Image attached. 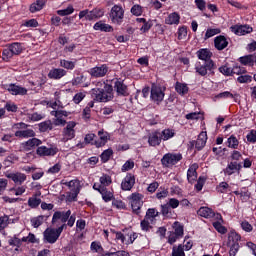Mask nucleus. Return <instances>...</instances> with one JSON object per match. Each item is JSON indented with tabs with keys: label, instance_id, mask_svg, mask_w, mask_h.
<instances>
[{
	"label": "nucleus",
	"instance_id": "obj_45",
	"mask_svg": "<svg viewBox=\"0 0 256 256\" xmlns=\"http://www.w3.org/2000/svg\"><path fill=\"white\" fill-rule=\"evenodd\" d=\"M159 216V211H157V209L155 208H149L146 212V216L145 219L150 220L151 222L154 221L155 217Z\"/></svg>",
	"mask_w": 256,
	"mask_h": 256
},
{
	"label": "nucleus",
	"instance_id": "obj_57",
	"mask_svg": "<svg viewBox=\"0 0 256 256\" xmlns=\"http://www.w3.org/2000/svg\"><path fill=\"white\" fill-rule=\"evenodd\" d=\"M4 109H6L8 113H17V109H19V107H17L14 102L8 101L6 102Z\"/></svg>",
	"mask_w": 256,
	"mask_h": 256
},
{
	"label": "nucleus",
	"instance_id": "obj_38",
	"mask_svg": "<svg viewBox=\"0 0 256 256\" xmlns=\"http://www.w3.org/2000/svg\"><path fill=\"white\" fill-rule=\"evenodd\" d=\"M15 137H21V138L35 137V131L31 129L19 130L15 132Z\"/></svg>",
	"mask_w": 256,
	"mask_h": 256
},
{
	"label": "nucleus",
	"instance_id": "obj_8",
	"mask_svg": "<svg viewBox=\"0 0 256 256\" xmlns=\"http://www.w3.org/2000/svg\"><path fill=\"white\" fill-rule=\"evenodd\" d=\"M213 69H215V63L213 61L204 62L203 64L201 62H197L195 64V71L198 75H201V77H205V75H207V71H213Z\"/></svg>",
	"mask_w": 256,
	"mask_h": 256
},
{
	"label": "nucleus",
	"instance_id": "obj_5",
	"mask_svg": "<svg viewBox=\"0 0 256 256\" xmlns=\"http://www.w3.org/2000/svg\"><path fill=\"white\" fill-rule=\"evenodd\" d=\"M150 99L156 105H160L163 102V99H165V88L157 84H152L150 90Z\"/></svg>",
	"mask_w": 256,
	"mask_h": 256
},
{
	"label": "nucleus",
	"instance_id": "obj_18",
	"mask_svg": "<svg viewBox=\"0 0 256 256\" xmlns=\"http://www.w3.org/2000/svg\"><path fill=\"white\" fill-rule=\"evenodd\" d=\"M6 177L8 179H11L16 185H22V183H25V181H27V175L21 172L9 173L6 174Z\"/></svg>",
	"mask_w": 256,
	"mask_h": 256
},
{
	"label": "nucleus",
	"instance_id": "obj_35",
	"mask_svg": "<svg viewBox=\"0 0 256 256\" xmlns=\"http://www.w3.org/2000/svg\"><path fill=\"white\" fill-rule=\"evenodd\" d=\"M75 65H77V60H74V61L65 60V59L60 60V67H62L63 69L73 71V69H75Z\"/></svg>",
	"mask_w": 256,
	"mask_h": 256
},
{
	"label": "nucleus",
	"instance_id": "obj_31",
	"mask_svg": "<svg viewBox=\"0 0 256 256\" xmlns=\"http://www.w3.org/2000/svg\"><path fill=\"white\" fill-rule=\"evenodd\" d=\"M239 171H241V164L237 162H230L224 169L225 175H233V173H237Z\"/></svg>",
	"mask_w": 256,
	"mask_h": 256
},
{
	"label": "nucleus",
	"instance_id": "obj_55",
	"mask_svg": "<svg viewBox=\"0 0 256 256\" xmlns=\"http://www.w3.org/2000/svg\"><path fill=\"white\" fill-rule=\"evenodd\" d=\"M173 229H174V232H173L174 234L178 235L179 237H183L184 230L181 223L174 222Z\"/></svg>",
	"mask_w": 256,
	"mask_h": 256
},
{
	"label": "nucleus",
	"instance_id": "obj_53",
	"mask_svg": "<svg viewBox=\"0 0 256 256\" xmlns=\"http://www.w3.org/2000/svg\"><path fill=\"white\" fill-rule=\"evenodd\" d=\"M100 194L102 195V199L105 201V203H109V201H112L113 199L112 192L108 191L107 188H104Z\"/></svg>",
	"mask_w": 256,
	"mask_h": 256
},
{
	"label": "nucleus",
	"instance_id": "obj_49",
	"mask_svg": "<svg viewBox=\"0 0 256 256\" xmlns=\"http://www.w3.org/2000/svg\"><path fill=\"white\" fill-rule=\"evenodd\" d=\"M75 12V8H73L72 5H69L66 9L58 10L57 15H60V17H65L67 15H73Z\"/></svg>",
	"mask_w": 256,
	"mask_h": 256
},
{
	"label": "nucleus",
	"instance_id": "obj_25",
	"mask_svg": "<svg viewBox=\"0 0 256 256\" xmlns=\"http://www.w3.org/2000/svg\"><path fill=\"white\" fill-rule=\"evenodd\" d=\"M161 141H163L161 138V133L158 131L152 132L148 137V143L151 147H157L161 145Z\"/></svg>",
	"mask_w": 256,
	"mask_h": 256
},
{
	"label": "nucleus",
	"instance_id": "obj_58",
	"mask_svg": "<svg viewBox=\"0 0 256 256\" xmlns=\"http://www.w3.org/2000/svg\"><path fill=\"white\" fill-rule=\"evenodd\" d=\"M45 219L44 216H37L31 219V225L32 227H35L37 229V227H41V225H43V220Z\"/></svg>",
	"mask_w": 256,
	"mask_h": 256
},
{
	"label": "nucleus",
	"instance_id": "obj_3",
	"mask_svg": "<svg viewBox=\"0 0 256 256\" xmlns=\"http://www.w3.org/2000/svg\"><path fill=\"white\" fill-rule=\"evenodd\" d=\"M66 224H62L58 228H47L44 231V239L47 243H57V239L61 237V233H63V229H65Z\"/></svg>",
	"mask_w": 256,
	"mask_h": 256
},
{
	"label": "nucleus",
	"instance_id": "obj_10",
	"mask_svg": "<svg viewBox=\"0 0 256 256\" xmlns=\"http://www.w3.org/2000/svg\"><path fill=\"white\" fill-rule=\"evenodd\" d=\"M89 75L91 77H95L96 79H99L101 77H105L107 73H109V67L107 64H102L100 66L93 67L88 70Z\"/></svg>",
	"mask_w": 256,
	"mask_h": 256
},
{
	"label": "nucleus",
	"instance_id": "obj_59",
	"mask_svg": "<svg viewBox=\"0 0 256 256\" xmlns=\"http://www.w3.org/2000/svg\"><path fill=\"white\" fill-rule=\"evenodd\" d=\"M172 256H185V249L183 245L174 246L172 249Z\"/></svg>",
	"mask_w": 256,
	"mask_h": 256
},
{
	"label": "nucleus",
	"instance_id": "obj_64",
	"mask_svg": "<svg viewBox=\"0 0 256 256\" xmlns=\"http://www.w3.org/2000/svg\"><path fill=\"white\" fill-rule=\"evenodd\" d=\"M246 139L248 143H256V130H251L247 135Z\"/></svg>",
	"mask_w": 256,
	"mask_h": 256
},
{
	"label": "nucleus",
	"instance_id": "obj_16",
	"mask_svg": "<svg viewBox=\"0 0 256 256\" xmlns=\"http://www.w3.org/2000/svg\"><path fill=\"white\" fill-rule=\"evenodd\" d=\"M98 137L99 139L95 141V147L98 149L99 147H105L109 139H111V135H109L108 132H105L104 130L98 131Z\"/></svg>",
	"mask_w": 256,
	"mask_h": 256
},
{
	"label": "nucleus",
	"instance_id": "obj_24",
	"mask_svg": "<svg viewBox=\"0 0 256 256\" xmlns=\"http://www.w3.org/2000/svg\"><path fill=\"white\" fill-rule=\"evenodd\" d=\"M229 45V41H227V38L223 35L217 36L214 39V47L218 51H223V49H226V47Z\"/></svg>",
	"mask_w": 256,
	"mask_h": 256
},
{
	"label": "nucleus",
	"instance_id": "obj_44",
	"mask_svg": "<svg viewBox=\"0 0 256 256\" xmlns=\"http://www.w3.org/2000/svg\"><path fill=\"white\" fill-rule=\"evenodd\" d=\"M115 89L119 95H125L127 93V86L122 81L115 82Z\"/></svg>",
	"mask_w": 256,
	"mask_h": 256
},
{
	"label": "nucleus",
	"instance_id": "obj_40",
	"mask_svg": "<svg viewBox=\"0 0 256 256\" xmlns=\"http://www.w3.org/2000/svg\"><path fill=\"white\" fill-rule=\"evenodd\" d=\"M177 39L183 41L187 39V26H180L176 32Z\"/></svg>",
	"mask_w": 256,
	"mask_h": 256
},
{
	"label": "nucleus",
	"instance_id": "obj_50",
	"mask_svg": "<svg viewBox=\"0 0 256 256\" xmlns=\"http://www.w3.org/2000/svg\"><path fill=\"white\" fill-rule=\"evenodd\" d=\"M161 213L164 217H171V215H173V209L166 203L161 205Z\"/></svg>",
	"mask_w": 256,
	"mask_h": 256
},
{
	"label": "nucleus",
	"instance_id": "obj_42",
	"mask_svg": "<svg viewBox=\"0 0 256 256\" xmlns=\"http://www.w3.org/2000/svg\"><path fill=\"white\" fill-rule=\"evenodd\" d=\"M113 156V149L109 148L107 150H104L102 154L100 155V159L102 163H107Z\"/></svg>",
	"mask_w": 256,
	"mask_h": 256
},
{
	"label": "nucleus",
	"instance_id": "obj_39",
	"mask_svg": "<svg viewBox=\"0 0 256 256\" xmlns=\"http://www.w3.org/2000/svg\"><path fill=\"white\" fill-rule=\"evenodd\" d=\"M226 146L229 147V149H238L239 147V139L235 135H231L226 142Z\"/></svg>",
	"mask_w": 256,
	"mask_h": 256
},
{
	"label": "nucleus",
	"instance_id": "obj_22",
	"mask_svg": "<svg viewBox=\"0 0 256 256\" xmlns=\"http://www.w3.org/2000/svg\"><path fill=\"white\" fill-rule=\"evenodd\" d=\"M181 23V15L179 12H172L165 18L166 25H179Z\"/></svg>",
	"mask_w": 256,
	"mask_h": 256
},
{
	"label": "nucleus",
	"instance_id": "obj_20",
	"mask_svg": "<svg viewBox=\"0 0 256 256\" xmlns=\"http://www.w3.org/2000/svg\"><path fill=\"white\" fill-rule=\"evenodd\" d=\"M43 142L38 138H31L28 141L22 143L24 151H33L35 147H39Z\"/></svg>",
	"mask_w": 256,
	"mask_h": 256
},
{
	"label": "nucleus",
	"instance_id": "obj_33",
	"mask_svg": "<svg viewBox=\"0 0 256 256\" xmlns=\"http://www.w3.org/2000/svg\"><path fill=\"white\" fill-rule=\"evenodd\" d=\"M255 59H256V54L246 55V56L240 57L239 62L241 63V65L253 67V65H255Z\"/></svg>",
	"mask_w": 256,
	"mask_h": 256
},
{
	"label": "nucleus",
	"instance_id": "obj_23",
	"mask_svg": "<svg viewBox=\"0 0 256 256\" xmlns=\"http://www.w3.org/2000/svg\"><path fill=\"white\" fill-rule=\"evenodd\" d=\"M199 169V164L194 163L189 166L187 171V179L190 183H195L197 181V170Z\"/></svg>",
	"mask_w": 256,
	"mask_h": 256
},
{
	"label": "nucleus",
	"instance_id": "obj_54",
	"mask_svg": "<svg viewBox=\"0 0 256 256\" xmlns=\"http://www.w3.org/2000/svg\"><path fill=\"white\" fill-rule=\"evenodd\" d=\"M112 183V180H111V176L107 175V174H103L101 177H100V185H102V187H109V185Z\"/></svg>",
	"mask_w": 256,
	"mask_h": 256
},
{
	"label": "nucleus",
	"instance_id": "obj_47",
	"mask_svg": "<svg viewBox=\"0 0 256 256\" xmlns=\"http://www.w3.org/2000/svg\"><path fill=\"white\" fill-rule=\"evenodd\" d=\"M130 13L135 17H141V15H143V7L139 4L133 5L130 9Z\"/></svg>",
	"mask_w": 256,
	"mask_h": 256
},
{
	"label": "nucleus",
	"instance_id": "obj_21",
	"mask_svg": "<svg viewBox=\"0 0 256 256\" xmlns=\"http://www.w3.org/2000/svg\"><path fill=\"white\" fill-rule=\"evenodd\" d=\"M196 55L198 59H200L201 61H204V63H209V61H213L211 60V57H213V53H211V50L207 48H202L198 50L196 52Z\"/></svg>",
	"mask_w": 256,
	"mask_h": 256
},
{
	"label": "nucleus",
	"instance_id": "obj_29",
	"mask_svg": "<svg viewBox=\"0 0 256 256\" xmlns=\"http://www.w3.org/2000/svg\"><path fill=\"white\" fill-rule=\"evenodd\" d=\"M47 5V0H36L34 3H32L29 7L30 13H37Z\"/></svg>",
	"mask_w": 256,
	"mask_h": 256
},
{
	"label": "nucleus",
	"instance_id": "obj_43",
	"mask_svg": "<svg viewBox=\"0 0 256 256\" xmlns=\"http://www.w3.org/2000/svg\"><path fill=\"white\" fill-rule=\"evenodd\" d=\"M219 33H221V29L219 28H208L206 30L204 39L205 40L211 39V37H215V35H219Z\"/></svg>",
	"mask_w": 256,
	"mask_h": 256
},
{
	"label": "nucleus",
	"instance_id": "obj_26",
	"mask_svg": "<svg viewBox=\"0 0 256 256\" xmlns=\"http://www.w3.org/2000/svg\"><path fill=\"white\" fill-rule=\"evenodd\" d=\"M216 219H218V221L213 222L214 229H216V231L221 235H225V233H227V228L221 224L223 223V216L218 213L216 214Z\"/></svg>",
	"mask_w": 256,
	"mask_h": 256
},
{
	"label": "nucleus",
	"instance_id": "obj_14",
	"mask_svg": "<svg viewBox=\"0 0 256 256\" xmlns=\"http://www.w3.org/2000/svg\"><path fill=\"white\" fill-rule=\"evenodd\" d=\"M134 185H135V175L127 174L125 178L122 180L121 188L123 191H131Z\"/></svg>",
	"mask_w": 256,
	"mask_h": 256
},
{
	"label": "nucleus",
	"instance_id": "obj_61",
	"mask_svg": "<svg viewBox=\"0 0 256 256\" xmlns=\"http://www.w3.org/2000/svg\"><path fill=\"white\" fill-rule=\"evenodd\" d=\"M85 81H87V78L83 74H80L72 80V85H83Z\"/></svg>",
	"mask_w": 256,
	"mask_h": 256
},
{
	"label": "nucleus",
	"instance_id": "obj_46",
	"mask_svg": "<svg viewBox=\"0 0 256 256\" xmlns=\"http://www.w3.org/2000/svg\"><path fill=\"white\" fill-rule=\"evenodd\" d=\"M216 189L218 193H231V186L227 182H221Z\"/></svg>",
	"mask_w": 256,
	"mask_h": 256
},
{
	"label": "nucleus",
	"instance_id": "obj_17",
	"mask_svg": "<svg viewBox=\"0 0 256 256\" xmlns=\"http://www.w3.org/2000/svg\"><path fill=\"white\" fill-rule=\"evenodd\" d=\"M65 75H67V70L63 68H52L48 73V78L57 81L59 79H63Z\"/></svg>",
	"mask_w": 256,
	"mask_h": 256
},
{
	"label": "nucleus",
	"instance_id": "obj_12",
	"mask_svg": "<svg viewBox=\"0 0 256 256\" xmlns=\"http://www.w3.org/2000/svg\"><path fill=\"white\" fill-rule=\"evenodd\" d=\"M36 153L39 155V157H55V154L59 153V148L56 146H51L50 148L40 146L37 148Z\"/></svg>",
	"mask_w": 256,
	"mask_h": 256
},
{
	"label": "nucleus",
	"instance_id": "obj_13",
	"mask_svg": "<svg viewBox=\"0 0 256 256\" xmlns=\"http://www.w3.org/2000/svg\"><path fill=\"white\" fill-rule=\"evenodd\" d=\"M131 199V206L134 213H139V209H141V205H143V195L139 193H133L130 197Z\"/></svg>",
	"mask_w": 256,
	"mask_h": 256
},
{
	"label": "nucleus",
	"instance_id": "obj_27",
	"mask_svg": "<svg viewBox=\"0 0 256 256\" xmlns=\"http://www.w3.org/2000/svg\"><path fill=\"white\" fill-rule=\"evenodd\" d=\"M239 241H241L239 233L235 230H230L228 233V246L239 245Z\"/></svg>",
	"mask_w": 256,
	"mask_h": 256
},
{
	"label": "nucleus",
	"instance_id": "obj_19",
	"mask_svg": "<svg viewBox=\"0 0 256 256\" xmlns=\"http://www.w3.org/2000/svg\"><path fill=\"white\" fill-rule=\"evenodd\" d=\"M6 89L11 95H27V88L17 84H9Z\"/></svg>",
	"mask_w": 256,
	"mask_h": 256
},
{
	"label": "nucleus",
	"instance_id": "obj_41",
	"mask_svg": "<svg viewBox=\"0 0 256 256\" xmlns=\"http://www.w3.org/2000/svg\"><path fill=\"white\" fill-rule=\"evenodd\" d=\"M40 203L41 198L37 197V195H34L28 199V205L31 207V209H37Z\"/></svg>",
	"mask_w": 256,
	"mask_h": 256
},
{
	"label": "nucleus",
	"instance_id": "obj_51",
	"mask_svg": "<svg viewBox=\"0 0 256 256\" xmlns=\"http://www.w3.org/2000/svg\"><path fill=\"white\" fill-rule=\"evenodd\" d=\"M39 129L42 133H45V131H51L53 129V124L50 120L44 121L39 124Z\"/></svg>",
	"mask_w": 256,
	"mask_h": 256
},
{
	"label": "nucleus",
	"instance_id": "obj_34",
	"mask_svg": "<svg viewBox=\"0 0 256 256\" xmlns=\"http://www.w3.org/2000/svg\"><path fill=\"white\" fill-rule=\"evenodd\" d=\"M175 91L178 93V95H187L189 93V86H187L185 83L176 82Z\"/></svg>",
	"mask_w": 256,
	"mask_h": 256
},
{
	"label": "nucleus",
	"instance_id": "obj_36",
	"mask_svg": "<svg viewBox=\"0 0 256 256\" xmlns=\"http://www.w3.org/2000/svg\"><path fill=\"white\" fill-rule=\"evenodd\" d=\"M160 137L162 141H169V139H173V137H175V131L171 128L164 129L160 133Z\"/></svg>",
	"mask_w": 256,
	"mask_h": 256
},
{
	"label": "nucleus",
	"instance_id": "obj_52",
	"mask_svg": "<svg viewBox=\"0 0 256 256\" xmlns=\"http://www.w3.org/2000/svg\"><path fill=\"white\" fill-rule=\"evenodd\" d=\"M185 117L188 121H197L199 119H203V114L201 112H192V113L186 114Z\"/></svg>",
	"mask_w": 256,
	"mask_h": 256
},
{
	"label": "nucleus",
	"instance_id": "obj_30",
	"mask_svg": "<svg viewBox=\"0 0 256 256\" xmlns=\"http://www.w3.org/2000/svg\"><path fill=\"white\" fill-rule=\"evenodd\" d=\"M93 29L95 31H103L104 33H113V26L105 24L102 21L96 22Z\"/></svg>",
	"mask_w": 256,
	"mask_h": 256
},
{
	"label": "nucleus",
	"instance_id": "obj_37",
	"mask_svg": "<svg viewBox=\"0 0 256 256\" xmlns=\"http://www.w3.org/2000/svg\"><path fill=\"white\" fill-rule=\"evenodd\" d=\"M8 47L13 55H21V53H23V44L19 42L12 43Z\"/></svg>",
	"mask_w": 256,
	"mask_h": 256
},
{
	"label": "nucleus",
	"instance_id": "obj_9",
	"mask_svg": "<svg viewBox=\"0 0 256 256\" xmlns=\"http://www.w3.org/2000/svg\"><path fill=\"white\" fill-rule=\"evenodd\" d=\"M50 115H52V117H55L54 125L59 127V125H65V123H67L64 117L70 116L71 112H67L65 110H57V111H51Z\"/></svg>",
	"mask_w": 256,
	"mask_h": 256
},
{
	"label": "nucleus",
	"instance_id": "obj_7",
	"mask_svg": "<svg viewBox=\"0 0 256 256\" xmlns=\"http://www.w3.org/2000/svg\"><path fill=\"white\" fill-rule=\"evenodd\" d=\"M75 127H77V122H67L66 127H64L62 131V141L64 143L71 141V139H75Z\"/></svg>",
	"mask_w": 256,
	"mask_h": 256
},
{
	"label": "nucleus",
	"instance_id": "obj_63",
	"mask_svg": "<svg viewBox=\"0 0 256 256\" xmlns=\"http://www.w3.org/2000/svg\"><path fill=\"white\" fill-rule=\"evenodd\" d=\"M206 181H207V178H205L204 176H200L197 180L196 185H195V189H197L198 191H202L203 186L205 185Z\"/></svg>",
	"mask_w": 256,
	"mask_h": 256
},
{
	"label": "nucleus",
	"instance_id": "obj_2",
	"mask_svg": "<svg viewBox=\"0 0 256 256\" xmlns=\"http://www.w3.org/2000/svg\"><path fill=\"white\" fill-rule=\"evenodd\" d=\"M115 240L120 241L122 245H133L135 239H137V233L133 232L131 229H124L119 232H114Z\"/></svg>",
	"mask_w": 256,
	"mask_h": 256
},
{
	"label": "nucleus",
	"instance_id": "obj_28",
	"mask_svg": "<svg viewBox=\"0 0 256 256\" xmlns=\"http://www.w3.org/2000/svg\"><path fill=\"white\" fill-rule=\"evenodd\" d=\"M63 185H66V187H68L70 189V191L74 192V193H79V191H81V181L75 179V180H71L69 182H64L62 181Z\"/></svg>",
	"mask_w": 256,
	"mask_h": 256
},
{
	"label": "nucleus",
	"instance_id": "obj_32",
	"mask_svg": "<svg viewBox=\"0 0 256 256\" xmlns=\"http://www.w3.org/2000/svg\"><path fill=\"white\" fill-rule=\"evenodd\" d=\"M198 215H200V217H204L205 219H212V217H217V214H215L213 209L209 207H201L198 210Z\"/></svg>",
	"mask_w": 256,
	"mask_h": 256
},
{
	"label": "nucleus",
	"instance_id": "obj_62",
	"mask_svg": "<svg viewBox=\"0 0 256 256\" xmlns=\"http://www.w3.org/2000/svg\"><path fill=\"white\" fill-rule=\"evenodd\" d=\"M85 97H86L85 92H78L77 94L74 95L73 101L76 105H79V103H81V101H83Z\"/></svg>",
	"mask_w": 256,
	"mask_h": 256
},
{
	"label": "nucleus",
	"instance_id": "obj_11",
	"mask_svg": "<svg viewBox=\"0 0 256 256\" xmlns=\"http://www.w3.org/2000/svg\"><path fill=\"white\" fill-rule=\"evenodd\" d=\"M69 217H71V210H67L66 212L57 211L53 214L52 217V224L56 225V227L59 225V221L65 225L67 223Z\"/></svg>",
	"mask_w": 256,
	"mask_h": 256
},
{
	"label": "nucleus",
	"instance_id": "obj_48",
	"mask_svg": "<svg viewBox=\"0 0 256 256\" xmlns=\"http://www.w3.org/2000/svg\"><path fill=\"white\" fill-rule=\"evenodd\" d=\"M90 249L91 251H93V253H103V251H105L103 249V246L101 245V242H97V241H94L91 243L90 245Z\"/></svg>",
	"mask_w": 256,
	"mask_h": 256
},
{
	"label": "nucleus",
	"instance_id": "obj_6",
	"mask_svg": "<svg viewBox=\"0 0 256 256\" xmlns=\"http://www.w3.org/2000/svg\"><path fill=\"white\" fill-rule=\"evenodd\" d=\"M181 159H183L181 153H167L162 157L161 163L163 167L171 168L174 165H177Z\"/></svg>",
	"mask_w": 256,
	"mask_h": 256
},
{
	"label": "nucleus",
	"instance_id": "obj_1",
	"mask_svg": "<svg viewBox=\"0 0 256 256\" xmlns=\"http://www.w3.org/2000/svg\"><path fill=\"white\" fill-rule=\"evenodd\" d=\"M91 97L98 103H107L113 99V86L105 81H99L96 88L91 90Z\"/></svg>",
	"mask_w": 256,
	"mask_h": 256
},
{
	"label": "nucleus",
	"instance_id": "obj_60",
	"mask_svg": "<svg viewBox=\"0 0 256 256\" xmlns=\"http://www.w3.org/2000/svg\"><path fill=\"white\" fill-rule=\"evenodd\" d=\"M13 52L11 51V49L8 47L6 49L3 50L2 52V59L3 61H11V59L13 58Z\"/></svg>",
	"mask_w": 256,
	"mask_h": 256
},
{
	"label": "nucleus",
	"instance_id": "obj_56",
	"mask_svg": "<svg viewBox=\"0 0 256 256\" xmlns=\"http://www.w3.org/2000/svg\"><path fill=\"white\" fill-rule=\"evenodd\" d=\"M41 119H45V116L43 114H39L37 112L33 114H27V121H41Z\"/></svg>",
	"mask_w": 256,
	"mask_h": 256
},
{
	"label": "nucleus",
	"instance_id": "obj_15",
	"mask_svg": "<svg viewBox=\"0 0 256 256\" xmlns=\"http://www.w3.org/2000/svg\"><path fill=\"white\" fill-rule=\"evenodd\" d=\"M235 35H247L253 32V28L249 25H234L230 28Z\"/></svg>",
	"mask_w": 256,
	"mask_h": 256
},
{
	"label": "nucleus",
	"instance_id": "obj_4",
	"mask_svg": "<svg viewBox=\"0 0 256 256\" xmlns=\"http://www.w3.org/2000/svg\"><path fill=\"white\" fill-rule=\"evenodd\" d=\"M125 17V10L121 4H115L110 11V19L114 25H121Z\"/></svg>",
	"mask_w": 256,
	"mask_h": 256
}]
</instances>
